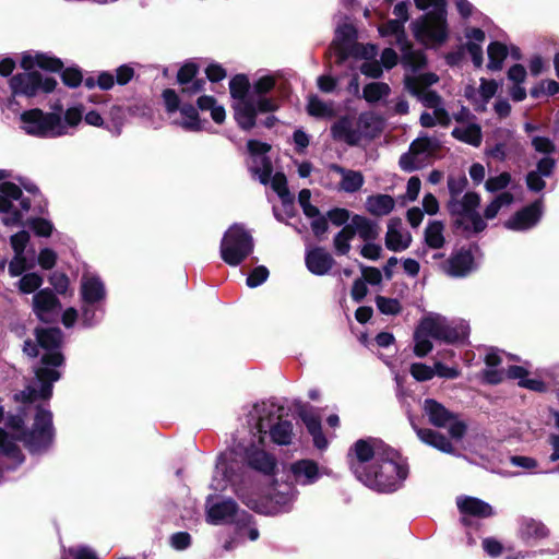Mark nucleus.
Segmentation results:
<instances>
[{
    "instance_id": "f03ea898",
    "label": "nucleus",
    "mask_w": 559,
    "mask_h": 559,
    "mask_svg": "<svg viewBox=\"0 0 559 559\" xmlns=\"http://www.w3.org/2000/svg\"><path fill=\"white\" fill-rule=\"evenodd\" d=\"M471 328L463 319L449 320L430 312L420 318L415 331L413 349H433L431 340L452 346H469Z\"/></svg>"
},
{
    "instance_id": "f257e3e1",
    "label": "nucleus",
    "mask_w": 559,
    "mask_h": 559,
    "mask_svg": "<svg viewBox=\"0 0 559 559\" xmlns=\"http://www.w3.org/2000/svg\"><path fill=\"white\" fill-rule=\"evenodd\" d=\"M346 459L355 477L379 492L397 490L408 476L400 452L377 438L355 441Z\"/></svg>"
},
{
    "instance_id": "ea45409f",
    "label": "nucleus",
    "mask_w": 559,
    "mask_h": 559,
    "mask_svg": "<svg viewBox=\"0 0 559 559\" xmlns=\"http://www.w3.org/2000/svg\"><path fill=\"white\" fill-rule=\"evenodd\" d=\"M443 229L444 225L441 221H431L427 225L424 236H425V243L430 249H441L444 243L445 239L443 236Z\"/></svg>"
},
{
    "instance_id": "c03bdc74",
    "label": "nucleus",
    "mask_w": 559,
    "mask_h": 559,
    "mask_svg": "<svg viewBox=\"0 0 559 559\" xmlns=\"http://www.w3.org/2000/svg\"><path fill=\"white\" fill-rule=\"evenodd\" d=\"M390 93L391 88L388 83L371 82L364 86L362 98L369 104H374L389 96Z\"/></svg>"
},
{
    "instance_id": "20e7f679",
    "label": "nucleus",
    "mask_w": 559,
    "mask_h": 559,
    "mask_svg": "<svg viewBox=\"0 0 559 559\" xmlns=\"http://www.w3.org/2000/svg\"><path fill=\"white\" fill-rule=\"evenodd\" d=\"M32 429L23 430L17 439L24 443L31 453H41L47 451L53 443L52 413L41 405H36Z\"/></svg>"
},
{
    "instance_id": "680f3d73",
    "label": "nucleus",
    "mask_w": 559,
    "mask_h": 559,
    "mask_svg": "<svg viewBox=\"0 0 559 559\" xmlns=\"http://www.w3.org/2000/svg\"><path fill=\"white\" fill-rule=\"evenodd\" d=\"M409 371L413 378L420 382L431 380L436 376L433 366L430 367L421 362L412 364Z\"/></svg>"
},
{
    "instance_id": "4468645a",
    "label": "nucleus",
    "mask_w": 559,
    "mask_h": 559,
    "mask_svg": "<svg viewBox=\"0 0 559 559\" xmlns=\"http://www.w3.org/2000/svg\"><path fill=\"white\" fill-rule=\"evenodd\" d=\"M542 209V201L536 200L515 212L508 221H506L504 227L516 231L530 229L539 222L543 214Z\"/></svg>"
},
{
    "instance_id": "a19ab883",
    "label": "nucleus",
    "mask_w": 559,
    "mask_h": 559,
    "mask_svg": "<svg viewBox=\"0 0 559 559\" xmlns=\"http://www.w3.org/2000/svg\"><path fill=\"white\" fill-rule=\"evenodd\" d=\"M451 134L454 139L475 147H478L483 140L481 128L476 123H472L466 128H454Z\"/></svg>"
},
{
    "instance_id": "423d86ee",
    "label": "nucleus",
    "mask_w": 559,
    "mask_h": 559,
    "mask_svg": "<svg viewBox=\"0 0 559 559\" xmlns=\"http://www.w3.org/2000/svg\"><path fill=\"white\" fill-rule=\"evenodd\" d=\"M24 131L37 138H57L67 134L66 124L59 114L44 112L39 108L25 110L21 114Z\"/></svg>"
},
{
    "instance_id": "58836bf2",
    "label": "nucleus",
    "mask_w": 559,
    "mask_h": 559,
    "mask_svg": "<svg viewBox=\"0 0 559 559\" xmlns=\"http://www.w3.org/2000/svg\"><path fill=\"white\" fill-rule=\"evenodd\" d=\"M36 340L41 349H59L62 332L59 328L37 329Z\"/></svg>"
},
{
    "instance_id": "2eb2a0df",
    "label": "nucleus",
    "mask_w": 559,
    "mask_h": 559,
    "mask_svg": "<svg viewBox=\"0 0 559 559\" xmlns=\"http://www.w3.org/2000/svg\"><path fill=\"white\" fill-rule=\"evenodd\" d=\"M435 150L432 140L428 136L415 139L408 148V152L403 153L400 156L399 165L402 170L406 173H413L423 168V163L418 159V156L431 152Z\"/></svg>"
},
{
    "instance_id": "b1692460",
    "label": "nucleus",
    "mask_w": 559,
    "mask_h": 559,
    "mask_svg": "<svg viewBox=\"0 0 559 559\" xmlns=\"http://www.w3.org/2000/svg\"><path fill=\"white\" fill-rule=\"evenodd\" d=\"M330 171L342 176L340 190L354 193L361 189L364 185V176L360 171L346 169L343 166L332 163L328 166Z\"/></svg>"
},
{
    "instance_id": "4c0bfd02",
    "label": "nucleus",
    "mask_w": 559,
    "mask_h": 559,
    "mask_svg": "<svg viewBox=\"0 0 559 559\" xmlns=\"http://www.w3.org/2000/svg\"><path fill=\"white\" fill-rule=\"evenodd\" d=\"M353 223H355L357 234L364 241H374L379 237V225L366 216L354 214Z\"/></svg>"
},
{
    "instance_id": "1a4fd4ad",
    "label": "nucleus",
    "mask_w": 559,
    "mask_h": 559,
    "mask_svg": "<svg viewBox=\"0 0 559 559\" xmlns=\"http://www.w3.org/2000/svg\"><path fill=\"white\" fill-rule=\"evenodd\" d=\"M415 38L433 47L442 46L449 38L447 19L428 17L426 14L412 23Z\"/></svg>"
},
{
    "instance_id": "5701e85b",
    "label": "nucleus",
    "mask_w": 559,
    "mask_h": 559,
    "mask_svg": "<svg viewBox=\"0 0 559 559\" xmlns=\"http://www.w3.org/2000/svg\"><path fill=\"white\" fill-rule=\"evenodd\" d=\"M61 308V302L50 288L39 289L33 296V311L38 319L45 320V316Z\"/></svg>"
},
{
    "instance_id": "338daca9",
    "label": "nucleus",
    "mask_w": 559,
    "mask_h": 559,
    "mask_svg": "<svg viewBox=\"0 0 559 559\" xmlns=\"http://www.w3.org/2000/svg\"><path fill=\"white\" fill-rule=\"evenodd\" d=\"M58 255L55 250L50 248L40 249L37 262L43 270H52L57 264Z\"/></svg>"
},
{
    "instance_id": "bf43d9fd",
    "label": "nucleus",
    "mask_w": 559,
    "mask_h": 559,
    "mask_svg": "<svg viewBox=\"0 0 559 559\" xmlns=\"http://www.w3.org/2000/svg\"><path fill=\"white\" fill-rule=\"evenodd\" d=\"M276 81L272 75H264L253 82L252 97L267 95L274 90Z\"/></svg>"
},
{
    "instance_id": "c85d7f7f",
    "label": "nucleus",
    "mask_w": 559,
    "mask_h": 559,
    "mask_svg": "<svg viewBox=\"0 0 559 559\" xmlns=\"http://www.w3.org/2000/svg\"><path fill=\"white\" fill-rule=\"evenodd\" d=\"M439 81V76L433 72H426L419 75H406L404 79L405 88L419 98L427 88Z\"/></svg>"
},
{
    "instance_id": "de8ad7c7",
    "label": "nucleus",
    "mask_w": 559,
    "mask_h": 559,
    "mask_svg": "<svg viewBox=\"0 0 559 559\" xmlns=\"http://www.w3.org/2000/svg\"><path fill=\"white\" fill-rule=\"evenodd\" d=\"M261 167L258 164L249 167V171L252 176H258L259 180L262 185L266 186L272 181L273 174V164L269 156H264L260 158Z\"/></svg>"
},
{
    "instance_id": "4d7b16f0",
    "label": "nucleus",
    "mask_w": 559,
    "mask_h": 559,
    "mask_svg": "<svg viewBox=\"0 0 559 559\" xmlns=\"http://www.w3.org/2000/svg\"><path fill=\"white\" fill-rule=\"evenodd\" d=\"M13 400L20 404H33L37 400H43L41 388L39 390L32 385H27L24 390L14 393Z\"/></svg>"
},
{
    "instance_id": "69168bd1",
    "label": "nucleus",
    "mask_w": 559,
    "mask_h": 559,
    "mask_svg": "<svg viewBox=\"0 0 559 559\" xmlns=\"http://www.w3.org/2000/svg\"><path fill=\"white\" fill-rule=\"evenodd\" d=\"M269 270L264 265L255 266L248 275L246 283L250 288H254L263 284L269 277Z\"/></svg>"
},
{
    "instance_id": "39448f33",
    "label": "nucleus",
    "mask_w": 559,
    "mask_h": 559,
    "mask_svg": "<svg viewBox=\"0 0 559 559\" xmlns=\"http://www.w3.org/2000/svg\"><path fill=\"white\" fill-rule=\"evenodd\" d=\"M254 249L253 238L240 224H233L224 234L219 252L222 260L230 265H240Z\"/></svg>"
},
{
    "instance_id": "09e8293b",
    "label": "nucleus",
    "mask_w": 559,
    "mask_h": 559,
    "mask_svg": "<svg viewBox=\"0 0 559 559\" xmlns=\"http://www.w3.org/2000/svg\"><path fill=\"white\" fill-rule=\"evenodd\" d=\"M59 73L62 83L69 88H76L83 83V71L78 66L63 67Z\"/></svg>"
},
{
    "instance_id": "cd10ccee",
    "label": "nucleus",
    "mask_w": 559,
    "mask_h": 559,
    "mask_svg": "<svg viewBox=\"0 0 559 559\" xmlns=\"http://www.w3.org/2000/svg\"><path fill=\"white\" fill-rule=\"evenodd\" d=\"M418 439L427 445H430L443 453L453 454L455 448L452 442L441 432L425 428L424 430L417 431Z\"/></svg>"
},
{
    "instance_id": "603ef678",
    "label": "nucleus",
    "mask_w": 559,
    "mask_h": 559,
    "mask_svg": "<svg viewBox=\"0 0 559 559\" xmlns=\"http://www.w3.org/2000/svg\"><path fill=\"white\" fill-rule=\"evenodd\" d=\"M379 32L382 36H396V39L401 45L407 40L402 21L389 20L383 26L379 28Z\"/></svg>"
},
{
    "instance_id": "79ce46f5",
    "label": "nucleus",
    "mask_w": 559,
    "mask_h": 559,
    "mask_svg": "<svg viewBox=\"0 0 559 559\" xmlns=\"http://www.w3.org/2000/svg\"><path fill=\"white\" fill-rule=\"evenodd\" d=\"M488 64L490 71H499L502 69L503 61L508 57V48L501 41H491L487 47Z\"/></svg>"
},
{
    "instance_id": "774afa93",
    "label": "nucleus",
    "mask_w": 559,
    "mask_h": 559,
    "mask_svg": "<svg viewBox=\"0 0 559 559\" xmlns=\"http://www.w3.org/2000/svg\"><path fill=\"white\" fill-rule=\"evenodd\" d=\"M68 555L71 557V559H100L96 551L92 549L88 546H78V547H70L68 549ZM62 559H70V558H62Z\"/></svg>"
},
{
    "instance_id": "49530a36",
    "label": "nucleus",
    "mask_w": 559,
    "mask_h": 559,
    "mask_svg": "<svg viewBox=\"0 0 559 559\" xmlns=\"http://www.w3.org/2000/svg\"><path fill=\"white\" fill-rule=\"evenodd\" d=\"M3 418L4 408L0 406V423ZM0 451L11 459H17L22 454L14 439L3 428H0Z\"/></svg>"
},
{
    "instance_id": "0e129e2a",
    "label": "nucleus",
    "mask_w": 559,
    "mask_h": 559,
    "mask_svg": "<svg viewBox=\"0 0 559 559\" xmlns=\"http://www.w3.org/2000/svg\"><path fill=\"white\" fill-rule=\"evenodd\" d=\"M336 40L333 43L355 44L357 38V29L353 24L345 23L336 28Z\"/></svg>"
},
{
    "instance_id": "4be33fe9",
    "label": "nucleus",
    "mask_w": 559,
    "mask_h": 559,
    "mask_svg": "<svg viewBox=\"0 0 559 559\" xmlns=\"http://www.w3.org/2000/svg\"><path fill=\"white\" fill-rule=\"evenodd\" d=\"M331 136L335 141L356 146L361 140V132L353 129V122L348 116H342L331 126Z\"/></svg>"
},
{
    "instance_id": "ddd939ff",
    "label": "nucleus",
    "mask_w": 559,
    "mask_h": 559,
    "mask_svg": "<svg viewBox=\"0 0 559 559\" xmlns=\"http://www.w3.org/2000/svg\"><path fill=\"white\" fill-rule=\"evenodd\" d=\"M200 66L193 60H187L177 71L176 82L181 86L180 95L192 97L205 91V79L198 78Z\"/></svg>"
},
{
    "instance_id": "3c124183",
    "label": "nucleus",
    "mask_w": 559,
    "mask_h": 559,
    "mask_svg": "<svg viewBox=\"0 0 559 559\" xmlns=\"http://www.w3.org/2000/svg\"><path fill=\"white\" fill-rule=\"evenodd\" d=\"M26 225L37 237L48 238L52 235L55 229L53 224L44 217H31L26 221Z\"/></svg>"
},
{
    "instance_id": "dca6fc26",
    "label": "nucleus",
    "mask_w": 559,
    "mask_h": 559,
    "mask_svg": "<svg viewBox=\"0 0 559 559\" xmlns=\"http://www.w3.org/2000/svg\"><path fill=\"white\" fill-rule=\"evenodd\" d=\"M20 66L25 71L34 70L35 67H38L46 72L59 73L63 69V61L46 52H36L35 55L25 52L22 56Z\"/></svg>"
},
{
    "instance_id": "9b49d317",
    "label": "nucleus",
    "mask_w": 559,
    "mask_h": 559,
    "mask_svg": "<svg viewBox=\"0 0 559 559\" xmlns=\"http://www.w3.org/2000/svg\"><path fill=\"white\" fill-rule=\"evenodd\" d=\"M278 108L280 103L275 98L266 95L254 96L238 109V117L235 121L242 131H250L257 126L258 114H272Z\"/></svg>"
},
{
    "instance_id": "052dcab7",
    "label": "nucleus",
    "mask_w": 559,
    "mask_h": 559,
    "mask_svg": "<svg viewBox=\"0 0 559 559\" xmlns=\"http://www.w3.org/2000/svg\"><path fill=\"white\" fill-rule=\"evenodd\" d=\"M511 182V175L508 171H503L498 176L489 177L486 180L485 188L489 192H497L506 189Z\"/></svg>"
},
{
    "instance_id": "aec40b11",
    "label": "nucleus",
    "mask_w": 559,
    "mask_h": 559,
    "mask_svg": "<svg viewBox=\"0 0 559 559\" xmlns=\"http://www.w3.org/2000/svg\"><path fill=\"white\" fill-rule=\"evenodd\" d=\"M424 412L428 416L429 423L438 428H445L451 420L459 417V414L449 411L435 399L425 400Z\"/></svg>"
},
{
    "instance_id": "864d4df0",
    "label": "nucleus",
    "mask_w": 559,
    "mask_h": 559,
    "mask_svg": "<svg viewBox=\"0 0 559 559\" xmlns=\"http://www.w3.org/2000/svg\"><path fill=\"white\" fill-rule=\"evenodd\" d=\"M498 87V83L493 79H480L479 93L484 104L481 106L475 107L476 111H485V105L496 95Z\"/></svg>"
},
{
    "instance_id": "9d476101",
    "label": "nucleus",
    "mask_w": 559,
    "mask_h": 559,
    "mask_svg": "<svg viewBox=\"0 0 559 559\" xmlns=\"http://www.w3.org/2000/svg\"><path fill=\"white\" fill-rule=\"evenodd\" d=\"M162 98L166 112L174 114L176 111H180L181 116L185 117V120L179 123L180 127L192 132H200L203 130L197 107L191 103H181L179 93L173 88H165L162 92Z\"/></svg>"
},
{
    "instance_id": "6ab92c4d",
    "label": "nucleus",
    "mask_w": 559,
    "mask_h": 559,
    "mask_svg": "<svg viewBox=\"0 0 559 559\" xmlns=\"http://www.w3.org/2000/svg\"><path fill=\"white\" fill-rule=\"evenodd\" d=\"M290 472L300 485H312L321 477L319 464L311 459H301L292 463Z\"/></svg>"
},
{
    "instance_id": "f704fd0d",
    "label": "nucleus",
    "mask_w": 559,
    "mask_h": 559,
    "mask_svg": "<svg viewBox=\"0 0 559 559\" xmlns=\"http://www.w3.org/2000/svg\"><path fill=\"white\" fill-rule=\"evenodd\" d=\"M238 504L233 499H226L221 502L214 503L207 510V519L211 523L217 524L228 518L236 515Z\"/></svg>"
},
{
    "instance_id": "2f4dec72",
    "label": "nucleus",
    "mask_w": 559,
    "mask_h": 559,
    "mask_svg": "<svg viewBox=\"0 0 559 559\" xmlns=\"http://www.w3.org/2000/svg\"><path fill=\"white\" fill-rule=\"evenodd\" d=\"M548 528L544 523L532 518H523L521 520L519 536L524 542L531 539H543L548 536Z\"/></svg>"
},
{
    "instance_id": "5fc2aeb1",
    "label": "nucleus",
    "mask_w": 559,
    "mask_h": 559,
    "mask_svg": "<svg viewBox=\"0 0 559 559\" xmlns=\"http://www.w3.org/2000/svg\"><path fill=\"white\" fill-rule=\"evenodd\" d=\"M246 146L254 164L260 163V158L267 156V153L272 150L271 144L255 139L248 140Z\"/></svg>"
},
{
    "instance_id": "e433bc0d",
    "label": "nucleus",
    "mask_w": 559,
    "mask_h": 559,
    "mask_svg": "<svg viewBox=\"0 0 559 559\" xmlns=\"http://www.w3.org/2000/svg\"><path fill=\"white\" fill-rule=\"evenodd\" d=\"M403 52L402 60L406 67H409L414 72L427 66V57L421 50H414L412 44L405 40L401 45Z\"/></svg>"
},
{
    "instance_id": "a878e982",
    "label": "nucleus",
    "mask_w": 559,
    "mask_h": 559,
    "mask_svg": "<svg viewBox=\"0 0 559 559\" xmlns=\"http://www.w3.org/2000/svg\"><path fill=\"white\" fill-rule=\"evenodd\" d=\"M401 224L402 222L399 217H393L389 221L384 242L390 251L400 252L411 246L412 236L408 234L406 239H404L402 233L397 229Z\"/></svg>"
},
{
    "instance_id": "13d9d810",
    "label": "nucleus",
    "mask_w": 559,
    "mask_h": 559,
    "mask_svg": "<svg viewBox=\"0 0 559 559\" xmlns=\"http://www.w3.org/2000/svg\"><path fill=\"white\" fill-rule=\"evenodd\" d=\"M376 304L379 309V311L383 314H397L401 312L402 307L397 299L395 298H388L384 296L378 295L376 297Z\"/></svg>"
},
{
    "instance_id": "7c9ffc66",
    "label": "nucleus",
    "mask_w": 559,
    "mask_h": 559,
    "mask_svg": "<svg viewBox=\"0 0 559 559\" xmlns=\"http://www.w3.org/2000/svg\"><path fill=\"white\" fill-rule=\"evenodd\" d=\"M365 206L369 214L381 217L394 210L395 201L390 194H372L367 198Z\"/></svg>"
},
{
    "instance_id": "f3484780",
    "label": "nucleus",
    "mask_w": 559,
    "mask_h": 559,
    "mask_svg": "<svg viewBox=\"0 0 559 559\" xmlns=\"http://www.w3.org/2000/svg\"><path fill=\"white\" fill-rule=\"evenodd\" d=\"M271 437L272 442L278 445H290L293 443L294 437V426L290 420H280L274 425L265 424L264 418H259L257 423L258 432L261 435H265L267 432Z\"/></svg>"
},
{
    "instance_id": "412c9836",
    "label": "nucleus",
    "mask_w": 559,
    "mask_h": 559,
    "mask_svg": "<svg viewBox=\"0 0 559 559\" xmlns=\"http://www.w3.org/2000/svg\"><path fill=\"white\" fill-rule=\"evenodd\" d=\"M250 88L251 84L246 74H236L229 81V93L230 96L236 100L231 106L235 120L238 117V109L241 108L245 102H250L252 98Z\"/></svg>"
},
{
    "instance_id": "393cba45",
    "label": "nucleus",
    "mask_w": 559,
    "mask_h": 559,
    "mask_svg": "<svg viewBox=\"0 0 559 559\" xmlns=\"http://www.w3.org/2000/svg\"><path fill=\"white\" fill-rule=\"evenodd\" d=\"M248 465L263 473L264 475H274L276 472V460L274 455L267 453L264 450L254 449L247 452Z\"/></svg>"
},
{
    "instance_id": "f8f14e48",
    "label": "nucleus",
    "mask_w": 559,
    "mask_h": 559,
    "mask_svg": "<svg viewBox=\"0 0 559 559\" xmlns=\"http://www.w3.org/2000/svg\"><path fill=\"white\" fill-rule=\"evenodd\" d=\"M478 245L473 242L468 247L463 246L454 250L448 260L442 263L443 272L454 278H463L469 275L477 269L474 250H478Z\"/></svg>"
},
{
    "instance_id": "c756f323",
    "label": "nucleus",
    "mask_w": 559,
    "mask_h": 559,
    "mask_svg": "<svg viewBox=\"0 0 559 559\" xmlns=\"http://www.w3.org/2000/svg\"><path fill=\"white\" fill-rule=\"evenodd\" d=\"M357 126L361 138L374 139L380 135L383 130V120L380 116L366 111L358 116Z\"/></svg>"
},
{
    "instance_id": "e2e57ef3",
    "label": "nucleus",
    "mask_w": 559,
    "mask_h": 559,
    "mask_svg": "<svg viewBox=\"0 0 559 559\" xmlns=\"http://www.w3.org/2000/svg\"><path fill=\"white\" fill-rule=\"evenodd\" d=\"M31 240L29 233L20 230L10 237V245L14 254H25V249Z\"/></svg>"
},
{
    "instance_id": "0eeeda50",
    "label": "nucleus",
    "mask_w": 559,
    "mask_h": 559,
    "mask_svg": "<svg viewBox=\"0 0 559 559\" xmlns=\"http://www.w3.org/2000/svg\"><path fill=\"white\" fill-rule=\"evenodd\" d=\"M58 85V82L52 76L44 78L43 74L36 70H28L12 75L9 80V87L13 96H25L33 98L39 92L44 94L52 93Z\"/></svg>"
},
{
    "instance_id": "72a5a7b5",
    "label": "nucleus",
    "mask_w": 559,
    "mask_h": 559,
    "mask_svg": "<svg viewBox=\"0 0 559 559\" xmlns=\"http://www.w3.org/2000/svg\"><path fill=\"white\" fill-rule=\"evenodd\" d=\"M240 499L249 509L260 514H272L277 509L271 496L248 493L241 495Z\"/></svg>"
},
{
    "instance_id": "a211bd4d",
    "label": "nucleus",
    "mask_w": 559,
    "mask_h": 559,
    "mask_svg": "<svg viewBox=\"0 0 559 559\" xmlns=\"http://www.w3.org/2000/svg\"><path fill=\"white\" fill-rule=\"evenodd\" d=\"M305 263L310 273L323 276L331 271L335 260L323 247H314L307 250Z\"/></svg>"
},
{
    "instance_id": "37998d69",
    "label": "nucleus",
    "mask_w": 559,
    "mask_h": 559,
    "mask_svg": "<svg viewBox=\"0 0 559 559\" xmlns=\"http://www.w3.org/2000/svg\"><path fill=\"white\" fill-rule=\"evenodd\" d=\"M332 47L335 51V64L336 66H343L346 60L353 56V57H362V45L359 43H355L352 45L345 44V43H332Z\"/></svg>"
},
{
    "instance_id": "473e14b6",
    "label": "nucleus",
    "mask_w": 559,
    "mask_h": 559,
    "mask_svg": "<svg viewBox=\"0 0 559 559\" xmlns=\"http://www.w3.org/2000/svg\"><path fill=\"white\" fill-rule=\"evenodd\" d=\"M81 295L85 305L94 306L105 298V286L98 277H91L82 283Z\"/></svg>"
},
{
    "instance_id": "6e6552de",
    "label": "nucleus",
    "mask_w": 559,
    "mask_h": 559,
    "mask_svg": "<svg viewBox=\"0 0 559 559\" xmlns=\"http://www.w3.org/2000/svg\"><path fill=\"white\" fill-rule=\"evenodd\" d=\"M64 362L62 352H44L39 365L34 368L36 380L40 383L43 400L48 401L52 396L53 382L61 377L57 370Z\"/></svg>"
},
{
    "instance_id": "bb28decb",
    "label": "nucleus",
    "mask_w": 559,
    "mask_h": 559,
    "mask_svg": "<svg viewBox=\"0 0 559 559\" xmlns=\"http://www.w3.org/2000/svg\"><path fill=\"white\" fill-rule=\"evenodd\" d=\"M457 508L462 514L479 519H486L493 515L492 507L475 497H464L457 500Z\"/></svg>"
},
{
    "instance_id": "a18cd8bd",
    "label": "nucleus",
    "mask_w": 559,
    "mask_h": 559,
    "mask_svg": "<svg viewBox=\"0 0 559 559\" xmlns=\"http://www.w3.org/2000/svg\"><path fill=\"white\" fill-rule=\"evenodd\" d=\"M272 189L276 192L278 198L282 200V203L284 206L289 205L293 207L294 205V198L289 192L288 186H287V178L284 173L277 171L273 175L272 181H271Z\"/></svg>"
},
{
    "instance_id": "7ed1b4c3",
    "label": "nucleus",
    "mask_w": 559,
    "mask_h": 559,
    "mask_svg": "<svg viewBox=\"0 0 559 559\" xmlns=\"http://www.w3.org/2000/svg\"><path fill=\"white\" fill-rule=\"evenodd\" d=\"M480 204V195L477 192L468 191L461 201L451 200L448 203V210L451 216H455L452 222L453 229L473 230L479 234L486 229L487 223L477 212Z\"/></svg>"
},
{
    "instance_id": "6e6d98bb",
    "label": "nucleus",
    "mask_w": 559,
    "mask_h": 559,
    "mask_svg": "<svg viewBox=\"0 0 559 559\" xmlns=\"http://www.w3.org/2000/svg\"><path fill=\"white\" fill-rule=\"evenodd\" d=\"M33 263L27 262L25 254H14L13 259L8 264L11 277L24 275V272L33 269Z\"/></svg>"
},
{
    "instance_id": "c9c22d12",
    "label": "nucleus",
    "mask_w": 559,
    "mask_h": 559,
    "mask_svg": "<svg viewBox=\"0 0 559 559\" xmlns=\"http://www.w3.org/2000/svg\"><path fill=\"white\" fill-rule=\"evenodd\" d=\"M294 407L310 435H314V432L322 429L320 417L312 413L309 404L298 401L294 403Z\"/></svg>"
},
{
    "instance_id": "8fccbe9b",
    "label": "nucleus",
    "mask_w": 559,
    "mask_h": 559,
    "mask_svg": "<svg viewBox=\"0 0 559 559\" xmlns=\"http://www.w3.org/2000/svg\"><path fill=\"white\" fill-rule=\"evenodd\" d=\"M43 276L36 272H29L22 275L17 285L22 294H32L40 288L43 285Z\"/></svg>"
}]
</instances>
